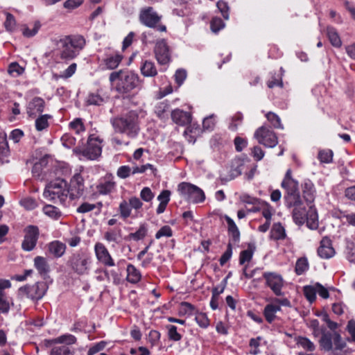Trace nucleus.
Returning a JSON list of instances; mask_svg holds the SVG:
<instances>
[{"mask_svg": "<svg viewBox=\"0 0 355 355\" xmlns=\"http://www.w3.org/2000/svg\"><path fill=\"white\" fill-rule=\"evenodd\" d=\"M55 51L60 59L69 61L75 58L85 44V40L80 35H64L52 39Z\"/></svg>", "mask_w": 355, "mask_h": 355, "instance_id": "nucleus-1", "label": "nucleus"}, {"mask_svg": "<svg viewBox=\"0 0 355 355\" xmlns=\"http://www.w3.org/2000/svg\"><path fill=\"white\" fill-rule=\"evenodd\" d=\"M313 334L315 337L321 335L318 341L320 349L324 352L331 351L334 355H338V351H342L347 346L339 332H330L324 327L313 329Z\"/></svg>", "mask_w": 355, "mask_h": 355, "instance_id": "nucleus-2", "label": "nucleus"}, {"mask_svg": "<svg viewBox=\"0 0 355 355\" xmlns=\"http://www.w3.org/2000/svg\"><path fill=\"white\" fill-rule=\"evenodd\" d=\"M115 131L125 134L130 138L136 137L140 130L139 115L135 111H130L112 120Z\"/></svg>", "mask_w": 355, "mask_h": 355, "instance_id": "nucleus-3", "label": "nucleus"}, {"mask_svg": "<svg viewBox=\"0 0 355 355\" xmlns=\"http://www.w3.org/2000/svg\"><path fill=\"white\" fill-rule=\"evenodd\" d=\"M109 80L111 83L117 80L115 89L121 94H128L136 88H141L139 77L131 71H113L110 74Z\"/></svg>", "mask_w": 355, "mask_h": 355, "instance_id": "nucleus-4", "label": "nucleus"}, {"mask_svg": "<svg viewBox=\"0 0 355 355\" xmlns=\"http://www.w3.org/2000/svg\"><path fill=\"white\" fill-rule=\"evenodd\" d=\"M45 198L65 205L69 196L67 182L64 179H56L50 182L45 187L43 193Z\"/></svg>", "mask_w": 355, "mask_h": 355, "instance_id": "nucleus-5", "label": "nucleus"}, {"mask_svg": "<svg viewBox=\"0 0 355 355\" xmlns=\"http://www.w3.org/2000/svg\"><path fill=\"white\" fill-rule=\"evenodd\" d=\"M91 257L83 252L72 254L67 263L71 270L79 275H87L89 270Z\"/></svg>", "mask_w": 355, "mask_h": 355, "instance_id": "nucleus-6", "label": "nucleus"}, {"mask_svg": "<svg viewBox=\"0 0 355 355\" xmlns=\"http://www.w3.org/2000/svg\"><path fill=\"white\" fill-rule=\"evenodd\" d=\"M140 22L149 28H156L159 32H165V25L159 24L162 16L159 15L153 7H147L141 10L139 13Z\"/></svg>", "mask_w": 355, "mask_h": 355, "instance_id": "nucleus-7", "label": "nucleus"}, {"mask_svg": "<svg viewBox=\"0 0 355 355\" xmlns=\"http://www.w3.org/2000/svg\"><path fill=\"white\" fill-rule=\"evenodd\" d=\"M47 285L45 282H37L33 285L21 286L18 290V295L20 297H26L32 300H39L43 297L47 291Z\"/></svg>", "mask_w": 355, "mask_h": 355, "instance_id": "nucleus-8", "label": "nucleus"}, {"mask_svg": "<svg viewBox=\"0 0 355 355\" xmlns=\"http://www.w3.org/2000/svg\"><path fill=\"white\" fill-rule=\"evenodd\" d=\"M178 191L187 200L193 203L202 202L205 199L203 191L191 183H180L178 185Z\"/></svg>", "mask_w": 355, "mask_h": 355, "instance_id": "nucleus-9", "label": "nucleus"}, {"mask_svg": "<svg viewBox=\"0 0 355 355\" xmlns=\"http://www.w3.org/2000/svg\"><path fill=\"white\" fill-rule=\"evenodd\" d=\"M254 137L266 147L273 148L278 144L276 134L266 126L259 128L254 132Z\"/></svg>", "mask_w": 355, "mask_h": 355, "instance_id": "nucleus-10", "label": "nucleus"}, {"mask_svg": "<svg viewBox=\"0 0 355 355\" xmlns=\"http://www.w3.org/2000/svg\"><path fill=\"white\" fill-rule=\"evenodd\" d=\"M67 189L69 190V197L71 200L84 196L85 191L84 178L80 173H76L72 177L70 183H67Z\"/></svg>", "mask_w": 355, "mask_h": 355, "instance_id": "nucleus-11", "label": "nucleus"}, {"mask_svg": "<svg viewBox=\"0 0 355 355\" xmlns=\"http://www.w3.org/2000/svg\"><path fill=\"white\" fill-rule=\"evenodd\" d=\"M263 277L266 280V285L277 296L282 295V288L284 285V279L280 275L275 272H264Z\"/></svg>", "mask_w": 355, "mask_h": 355, "instance_id": "nucleus-12", "label": "nucleus"}, {"mask_svg": "<svg viewBox=\"0 0 355 355\" xmlns=\"http://www.w3.org/2000/svg\"><path fill=\"white\" fill-rule=\"evenodd\" d=\"M25 236L21 247L26 251H31L36 245L39 237V229L35 225H28L24 230Z\"/></svg>", "mask_w": 355, "mask_h": 355, "instance_id": "nucleus-13", "label": "nucleus"}, {"mask_svg": "<svg viewBox=\"0 0 355 355\" xmlns=\"http://www.w3.org/2000/svg\"><path fill=\"white\" fill-rule=\"evenodd\" d=\"M154 53L159 64L165 65L170 62V49L165 40L162 39L156 42Z\"/></svg>", "mask_w": 355, "mask_h": 355, "instance_id": "nucleus-14", "label": "nucleus"}, {"mask_svg": "<svg viewBox=\"0 0 355 355\" xmlns=\"http://www.w3.org/2000/svg\"><path fill=\"white\" fill-rule=\"evenodd\" d=\"M282 187L286 189L287 195L285 196L286 203L289 205H295L296 200L300 198L298 182L295 180H290L288 181H282Z\"/></svg>", "mask_w": 355, "mask_h": 355, "instance_id": "nucleus-15", "label": "nucleus"}, {"mask_svg": "<svg viewBox=\"0 0 355 355\" xmlns=\"http://www.w3.org/2000/svg\"><path fill=\"white\" fill-rule=\"evenodd\" d=\"M286 205L288 208L293 207L292 211V216L295 224L298 225H302L306 222L307 210L306 207L304 206L303 202L300 198L296 200L295 205H289V203H286Z\"/></svg>", "mask_w": 355, "mask_h": 355, "instance_id": "nucleus-16", "label": "nucleus"}, {"mask_svg": "<svg viewBox=\"0 0 355 355\" xmlns=\"http://www.w3.org/2000/svg\"><path fill=\"white\" fill-rule=\"evenodd\" d=\"M82 154L89 159H95L101 154V146L98 143L97 139L89 137L87 148L82 151Z\"/></svg>", "mask_w": 355, "mask_h": 355, "instance_id": "nucleus-17", "label": "nucleus"}, {"mask_svg": "<svg viewBox=\"0 0 355 355\" xmlns=\"http://www.w3.org/2000/svg\"><path fill=\"white\" fill-rule=\"evenodd\" d=\"M95 253L98 261L107 266H114V262L108 250L101 243H97L94 247Z\"/></svg>", "mask_w": 355, "mask_h": 355, "instance_id": "nucleus-18", "label": "nucleus"}, {"mask_svg": "<svg viewBox=\"0 0 355 355\" xmlns=\"http://www.w3.org/2000/svg\"><path fill=\"white\" fill-rule=\"evenodd\" d=\"M45 105L44 101L40 97L33 98L27 105V114L29 117L35 118L38 114L43 112Z\"/></svg>", "mask_w": 355, "mask_h": 355, "instance_id": "nucleus-19", "label": "nucleus"}, {"mask_svg": "<svg viewBox=\"0 0 355 355\" xmlns=\"http://www.w3.org/2000/svg\"><path fill=\"white\" fill-rule=\"evenodd\" d=\"M318 255L322 259H329L335 254V250L332 247L331 241L328 237H324L318 249Z\"/></svg>", "mask_w": 355, "mask_h": 355, "instance_id": "nucleus-20", "label": "nucleus"}, {"mask_svg": "<svg viewBox=\"0 0 355 355\" xmlns=\"http://www.w3.org/2000/svg\"><path fill=\"white\" fill-rule=\"evenodd\" d=\"M171 119L174 123L179 125H186L191 121V114L180 109H176L171 112Z\"/></svg>", "mask_w": 355, "mask_h": 355, "instance_id": "nucleus-21", "label": "nucleus"}, {"mask_svg": "<svg viewBox=\"0 0 355 355\" xmlns=\"http://www.w3.org/2000/svg\"><path fill=\"white\" fill-rule=\"evenodd\" d=\"M302 193L307 205H311L315 199V189L313 184L311 181L309 180L302 185Z\"/></svg>", "mask_w": 355, "mask_h": 355, "instance_id": "nucleus-22", "label": "nucleus"}, {"mask_svg": "<svg viewBox=\"0 0 355 355\" xmlns=\"http://www.w3.org/2000/svg\"><path fill=\"white\" fill-rule=\"evenodd\" d=\"M308 205L309 209L306 218V225L311 230H315L318 227L317 211L313 205Z\"/></svg>", "mask_w": 355, "mask_h": 355, "instance_id": "nucleus-23", "label": "nucleus"}, {"mask_svg": "<svg viewBox=\"0 0 355 355\" xmlns=\"http://www.w3.org/2000/svg\"><path fill=\"white\" fill-rule=\"evenodd\" d=\"M66 245L59 241H54L48 245V249L55 257H61L65 252Z\"/></svg>", "mask_w": 355, "mask_h": 355, "instance_id": "nucleus-24", "label": "nucleus"}, {"mask_svg": "<svg viewBox=\"0 0 355 355\" xmlns=\"http://www.w3.org/2000/svg\"><path fill=\"white\" fill-rule=\"evenodd\" d=\"M34 266L40 275L45 277L50 270L49 265L46 258L37 256L34 259Z\"/></svg>", "mask_w": 355, "mask_h": 355, "instance_id": "nucleus-25", "label": "nucleus"}, {"mask_svg": "<svg viewBox=\"0 0 355 355\" xmlns=\"http://www.w3.org/2000/svg\"><path fill=\"white\" fill-rule=\"evenodd\" d=\"M281 310L280 306L272 302L267 304L263 310V315L268 322L272 323L276 318L275 313Z\"/></svg>", "mask_w": 355, "mask_h": 355, "instance_id": "nucleus-26", "label": "nucleus"}, {"mask_svg": "<svg viewBox=\"0 0 355 355\" xmlns=\"http://www.w3.org/2000/svg\"><path fill=\"white\" fill-rule=\"evenodd\" d=\"M225 219L227 223L228 233L231 238L230 241L231 242V241H232L234 243L238 242L240 239V232L236 225L228 216H225Z\"/></svg>", "mask_w": 355, "mask_h": 355, "instance_id": "nucleus-27", "label": "nucleus"}, {"mask_svg": "<svg viewBox=\"0 0 355 355\" xmlns=\"http://www.w3.org/2000/svg\"><path fill=\"white\" fill-rule=\"evenodd\" d=\"M286 236L284 227L280 223H274L271 231L270 237L274 240H282Z\"/></svg>", "mask_w": 355, "mask_h": 355, "instance_id": "nucleus-28", "label": "nucleus"}, {"mask_svg": "<svg viewBox=\"0 0 355 355\" xmlns=\"http://www.w3.org/2000/svg\"><path fill=\"white\" fill-rule=\"evenodd\" d=\"M245 164L244 161L239 158H236L232 161L231 170H230V176L231 178H234L242 173L243 170L244 169Z\"/></svg>", "mask_w": 355, "mask_h": 355, "instance_id": "nucleus-29", "label": "nucleus"}, {"mask_svg": "<svg viewBox=\"0 0 355 355\" xmlns=\"http://www.w3.org/2000/svg\"><path fill=\"white\" fill-rule=\"evenodd\" d=\"M123 59L122 55L119 54H114L107 56L103 60V63L106 68L110 70L116 69Z\"/></svg>", "mask_w": 355, "mask_h": 355, "instance_id": "nucleus-30", "label": "nucleus"}, {"mask_svg": "<svg viewBox=\"0 0 355 355\" xmlns=\"http://www.w3.org/2000/svg\"><path fill=\"white\" fill-rule=\"evenodd\" d=\"M141 72L146 77H154L157 74L155 64L151 61L146 60L141 67Z\"/></svg>", "mask_w": 355, "mask_h": 355, "instance_id": "nucleus-31", "label": "nucleus"}, {"mask_svg": "<svg viewBox=\"0 0 355 355\" xmlns=\"http://www.w3.org/2000/svg\"><path fill=\"white\" fill-rule=\"evenodd\" d=\"M140 272L132 264L127 266V280L132 284H136L141 279Z\"/></svg>", "mask_w": 355, "mask_h": 355, "instance_id": "nucleus-32", "label": "nucleus"}, {"mask_svg": "<svg viewBox=\"0 0 355 355\" xmlns=\"http://www.w3.org/2000/svg\"><path fill=\"white\" fill-rule=\"evenodd\" d=\"M121 237V230L119 228L110 229L104 234V238L109 242L118 243Z\"/></svg>", "mask_w": 355, "mask_h": 355, "instance_id": "nucleus-33", "label": "nucleus"}, {"mask_svg": "<svg viewBox=\"0 0 355 355\" xmlns=\"http://www.w3.org/2000/svg\"><path fill=\"white\" fill-rule=\"evenodd\" d=\"M115 184V182L112 180H105L97 185L96 189L100 194L106 195L114 190Z\"/></svg>", "mask_w": 355, "mask_h": 355, "instance_id": "nucleus-34", "label": "nucleus"}, {"mask_svg": "<svg viewBox=\"0 0 355 355\" xmlns=\"http://www.w3.org/2000/svg\"><path fill=\"white\" fill-rule=\"evenodd\" d=\"M74 352L67 345L55 346L51 349L50 355H73Z\"/></svg>", "mask_w": 355, "mask_h": 355, "instance_id": "nucleus-35", "label": "nucleus"}, {"mask_svg": "<svg viewBox=\"0 0 355 355\" xmlns=\"http://www.w3.org/2000/svg\"><path fill=\"white\" fill-rule=\"evenodd\" d=\"M169 109V105L167 101H162L159 103L155 109V112L159 119H164L167 117L166 112Z\"/></svg>", "mask_w": 355, "mask_h": 355, "instance_id": "nucleus-36", "label": "nucleus"}, {"mask_svg": "<svg viewBox=\"0 0 355 355\" xmlns=\"http://www.w3.org/2000/svg\"><path fill=\"white\" fill-rule=\"evenodd\" d=\"M44 213L50 218L57 220L61 216V212L55 206L46 205L43 208Z\"/></svg>", "mask_w": 355, "mask_h": 355, "instance_id": "nucleus-37", "label": "nucleus"}, {"mask_svg": "<svg viewBox=\"0 0 355 355\" xmlns=\"http://www.w3.org/2000/svg\"><path fill=\"white\" fill-rule=\"evenodd\" d=\"M327 35L331 44L336 47L341 46V40L338 34L334 28H327Z\"/></svg>", "mask_w": 355, "mask_h": 355, "instance_id": "nucleus-38", "label": "nucleus"}, {"mask_svg": "<svg viewBox=\"0 0 355 355\" xmlns=\"http://www.w3.org/2000/svg\"><path fill=\"white\" fill-rule=\"evenodd\" d=\"M51 118L49 114H44L39 116L35 121V128L37 130L42 131L49 126L48 120Z\"/></svg>", "mask_w": 355, "mask_h": 355, "instance_id": "nucleus-39", "label": "nucleus"}, {"mask_svg": "<svg viewBox=\"0 0 355 355\" xmlns=\"http://www.w3.org/2000/svg\"><path fill=\"white\" fill-rule=\"evenodd\" d=\"M147 227L145 224L140 225L138 230L134 233H130L128 235L130 239H132L135 241H139L143 239L147 234Z\"/></svg>", "mask_w": 355, "mask_h": 355, "instance_id": "nucleus-40", "label": "nucleus"}, {"mask_svg": "<svg viewBox=\"0 0 355 355\" xmlns=\"http://www.w3.org/2000/svg\"><path fill=\"white\" fill-rule=\"evenodd\" d=\"M304 294L306 298L311 303L314 302L316 299V293L315 284L312 286H305L303 288Z\"/></svg>", "mask_w": 355, "mask_h": 355, "instance_id": "nucleus-41", "label": "nucleus"}, {"mask_svg": "<svg viewBox=\"0 0 355 355\" xmlns=\"http://www.w3.org/2000/svg\"><path fill=\"white\" fill-rule=\"evenodd\" d=\"M53 343H66L65 345H72L76 342V338L71 334L63 335L53 339L51 341Z\"/></svg>", "mask_w": 355, "mask_h": 355, "instance_id": "nucleus-42", "label": "nucleus"}, {"mask_svg": "<svg viewBox=\"0 0 355 355\" xmlns=\"http://www.w3.org/2000/svg\"><path fill=\"white\" fill-rule=\"evenodd\" d=\"M19 204L26 210H33L38 205L36 200L31 197H26L21 199Z\"/></svg>", "mask_w": 355, "mask_h": 355, "instance_id": "nucleus-43", "label": "nucleus"}, {"mask_svg": "<svg viewBox=\"0 0 355 355\" xmlns=\"http://www.w3.org/2000/svg\"><path fill=\"white\" fill-rule=\"evenodd\" d=\"M309 268L308 261L306 258H300L295 264V272L300 275L304 273Z\"/></svg>", "mask_w": 355, "mask_h": 355, "instance_id": "nucleus-44", "label": "nucleus"}, {"mask_svg": "<svg viewBox=\"0 0 355 355\" xmlns=\"http://www.w3.org/2000/svg\"><path fill=\"white\" fill-rule=\"evenodd\" d=\"M87 103L89 105H101L105 103V99L98 94L91 93L87 97Z\"/></svg>", "mask_w": 355, "mask_h": 355, "instance_id": "nucleus-45", "label": "nucleus"}, {"mask_svg": "<svg viewBox=\"0 0 355 355\" xmlns=\"http://www.w3.org/2000/svg\"><path fill=\"white\" fill-rule=\"evenodd\" d=\"M318 157L321 162L330 163L333 159V151L329 149L322 150L319 152Z\"/></svg>", "mask_w": 355, "mask_h": 355, "instance_id": "nucleus-46", "label": "nucleus"}, {"mask_svg": "<svg viewBox=\"0 0 355 355\" xmlns=\"http://www.w3.org/2000/svg\"><path fill=\"white\" fill-rule=\"evenodd\" d=\"M297 344L300 345L304 349L312 352L315 349L314 344L307 338L299 337L297 340Z\"/></svg>", "mask_w": 355, "mask_h": 355, "instance_id": "nucleus-47", "label": "nucleus"}, {"mask_svg": "<svg viewBox=\"0 0 355 355\" xmlns=\"http://www.w3.org/2000/svg\"><path fill=\"white\" fill-rule=\"evenodd\" d=\"M266 116L269 122L273 125L275 128H283V126L281 123V120L279 117L275 113L272 112H269L266 114Z\"/></svg>", "mask_w": 355, "mask_h": 355, "instance_id": "nucleus-48", "label": "nucleus"}, {"mask_svg": "<svg viewBox=\"0 0 355 355\" xmlns=\"http://www.w3.org/2000/svg\"><path fill=\"white\" fill-rule=\"evenodd\" d=\"M195 311V307L191 304L182 302L180 304L179 313L180 315H192Z\"/></svg>", "mask_w": 355, "mask_h": 355, "instance_id": "nucleus-49", "label": "nucleus"}, {"mask_svg": "<svg viewBox=\"0 0 355 355\" xmlns=\"http://www.w3.org/2000/svg\"><path fill=\"white\" fill-rule=\"evenodd\" d=\"M8 71L11 76L17 77L24 73V69L19 66L18 63L12 62L9 65Z\"/></svg>", "mask_w": 355, "mask_h": 355, "instance_id": "nucleus-50", "label": "nucleus"}, {"mask_svg": "<svg viewBox=\"0 0 355 355\" xmlns=\"http://www.w3.org/2000/svg\"><path fill=\"white\" fill-rule=\"evenodd\" d=\"M10 310V302L5 293H0V311L7 313Z\"/></svg>", "mask_w": 355, "mask_h": 355, "instance_id": "nucleus-51", "label": "nucleus"}, {"mask_svg": "<svg viewBox=\"0 0 355 355\" xmlns=\"http://www.w3.org/2000/svg\"><path fill=\"white\" fill-rule=\"evenodd\" d=\"M119 211L121 216L123 218H127L131 214V207L125 200H123L119 205Z\"/></svg>", "mask_w": 355, "mask_h": 355, "instance_id": "nucleus-52", "label": "nucleus"}, {"mask_svg": "<svg viewBox=\"0 0 355 355\" xmlns=\"http://www.w3.org/2000/svg\"><path fill=\"white\" fill-rule=\"evenodd\" d=\"M168 329V336L170 340L179 341L182 338V336L177 331V327L174 325L166 326Z\"/></svg>", "mask_w": 355, "mask_h": 355, "instance_id": "nucleus-53", "label": "nucleus"}, {"mask_svg": "<svg viewBox=\"0 0 355 355\" xmlns=\"http://www.w3.org/2000/svg\"><path fill=\"white\" fill-rule=\"evenodd\" d=\"M225 24L223 20L218 17H214L210 23L211 30L214 33H217L224 27Z\"/></svg>", "mask_w": 355, "mask_h": 355, "instance_id": "nucleus-54", "label": "nucleus"}, {"mask_svg": "<svg viewBox=\"0 0 355 355\" xmlns=\"http://www.w3.org/2000/svg\"><path fill=\"white\" fill-rule=\"evenodd\" d=\"M173 235V232L171 228L168 225H164L161 229L157 232L155 234V238L157 239H160L162 236L171 237Z\"/></svg>", "mask_w": 355, "mask_h": 355, "instance_id": "nucleus-55", "label": "nucleus"}, {"mask_svg": "<svg viewBox=\"0 0 355 355\" xmlns=\"http://www.w3.org/2000/svg\"><path fill=\"white\" fill-rule=\"evenodd\" d=\"M232 254V246L230 241L227 245V250H225V252L223 254V255L220 258V260H219L220 264L221 266L225 265L226 263V262L231 258Z\"/></svg>", "mask_w": 355, "mask_h": 355, "instance_id": "nucleus-56", "label": "nucleus"}, {"mask_svg": "<svg viewBox=\"0 0 355 355\" xmlns=\"http://www.w3.org/2000/svg\"><path fill=\"white\" fill-rule=\"evenodd\" d=\"M16 22L14 16L10 13H7L6 19L4 22L5 28L8 31H12L15 28Z\"/></svg>", "mask_w": 355, "mask_h": 355, "instance_id": "nucleus-57", "label": "nucleus"}, {"mask_svg": "<svg viewBox=\"0 0 355 355\" xmlns=\"http://www.w3.org/2000/svg\"><path fill=\"white\" fill-rule=\"evenodd\" d=\"M61 140L62 141L63 146L67 148H71L76 144V139L69 134L64 135L62 137Z\"/></svg>", "mask_w": 355, "mask_h": 355, "instance_id": "nucleus-58", "label": "nucleus"}, {"mask_svg": "<svg viewBox=\"0 0 355 355\" xmlns=\"http://www.w3.org/2000/svg\"><path fill=\"white\" fill-rule=\"evenodd\" d=\"M40 26V23L39 21H36L34 24V27L33 29H30L28 27L24 28L23 30V35L27 37H32L38 32Z\"/></svg>", "mask_w": 355, "mask_h": 355, "instance_id": "nucleus-59", "label": "nucleus"}, {"mask_svg": "<svg viewBox=\"0 0 355 355\" xmlns=\"http://www.w3.org/2000/svg\"><path fill=\"white\" fill-rule=\"evenodd\" d=\"M253 252L250 250H245L241 252L239 257V263L243 265L246 261L252 259Z\"/></svg>", "mask_w": 355, "mask_h": 355, "instance_id": "nucleus-60", "label": "nucleus"}, {"mask_svg": "<svg viewBox=\"0 0 355 355\" xmlns=\"http://www.w3.org/2000/svg\"><path fill=\"white\" fill-rule=\"evenodd\" d=\"M217 7L219 9L220 12H221L223 17L225 19H228L229 18V7L227 6V3L224 1H219L217 2Z\"/></svg>", "mask_w": 355, "mask_h": 355, "instance_id": "nucleus-61", "label": "nucleus"}, {"mask_svg": "<svg viewBox=\"0 0 355 355\" xmlns=\"http://www.w3.org/2000/svg\"><path fill=\"white\" fill-rule=\"evenodd\" d=\"M77 65L76 63L71 64L67 69H65L61 75H60V78H69L72 76L76 71Z\"/></svg>", "mask_w": 355, "mask_h": 355, "instance_id": "nucleus-62", "label": "nucleus"}, {"mask_svg": "<svg viewBox=\"0 0 355 355\" xmlns=\"http://www.w3.org/2000/svg\"><path fill=\"white\" fill-rule=\"evenodd\" d=\"M116 173L119 178L125 179L130 176V173H132V170L128 166H122L118 168Z\"/></svg>", "mask_w": 355, "mask_h": 355, "instance_id": "nucleus-63", "label": "nucleus"}, {"mask_svg": "<svg viewBox=\"0 0 355 355\" xmlns=\"http://www.w3.org/2000/svg\"><path fill=\"white\" fill-rule=\"evenodd\" d=\"M196 321L201 327H207L209 325V320L205 313H198L195 318Z\"/></svg>", "mask_w": 355, "mask_h": 355, "instance_id": "nucleus-64", "label": "nucleus"}]
</instances>
